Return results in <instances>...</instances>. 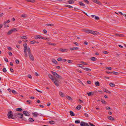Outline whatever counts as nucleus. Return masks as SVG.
Returning a JSON list of instances; mask_svg holds the SVG:
<instances>
[{
	"label": "nucleus",
	"instance_id": "1",
	"mask_svg": "<svg viewBox=\"0 0 126 126\" xmlns=\"http://www.w3.org/2000/svg\"><path fill=\"white\" fill-rule=\"evenodd\" d=\"M48 77L55 84L56 86H58L60 83L59 80L57 79L56 78H54V76H52L51 74H49L48 75Z\"/></svg>",
	"mask_w": 126,
	"mask_h": 126
},
{
	"label": "nucleus",
	"instance_id": "12",
	"mask_svg": "<svg viewBox=\"0 0 126 126\" xmlns=\"http://www.w3.org/2000/svg\"><path fill=\"white\" fill-rule=\"evenodd\" d=\"M32 114L35 117H37L38 115H39L38 113L37 112H35L34 113H33Z\"/></svg>",
	"mask_w": 126,
	"mask_h": 126
},
{
	"label": "nucleus",
	"instance_id": "59",
	"mask_svg": "<svg viewBox=\"0 0 126 126\" xmlns=\"http://www.w3.org/2000/svg\"><path fill=\"white\" fill-rule=\"evenodd\" d=\"M106 68V69H108L109 70H111L112 69V68L111 67H107Z\"/></svg>",
	"mask_w": 126,
	"mask_h": 126
},
{
	"label": "nucleus",
	"instance_id": "47",
	"mask_svg": "<svg viewBox=\"0 0 126 126\" xmlns=\"http://www.w3.org/2000/svg\"><path fill=\"white\" fill-rule=\"evenodd\" d=\"M81 63L83 64H84V65H87V63H85L84 62H80Z\"/></svg>",
	"mask_w": 126,
	"mask_h": 126
},
{
	"label": "nucleus",
	"instance_id": "25",
	"mask_svg": "<svg viewBox=\"0 0 126 126\" xmlns=\"http://www.w3.org/2000/svg\"><path fill=\"white\" fill-rule=\"evenodd\" d=\"M96 58L95 57H93L91 58V60L93 61H96Z\"/></svg>",
	"mask_w": 126,
	"mask_h": 126
},
{
	"label": "nucleus",
	"instance_id": "55",
	"mask_svg": "<svg viewBox=\"0 0 126 126\" xmlns=\"http://www.w3.org/2000/svg\"><path fill=\"white\" fill-rule=\"evenodd\" d=\"M112 73H113V74H114L115 75H118V72H113Z\"/></svg>",
	"mask_w": 126,
	"mask_h": 126
},
{
	"label": "nucleus",
	"instance_id": "45",
	"mask_svg": "<svg viewBox=\"0 0 126 126\" xmlns=\"http://www.w3.org/2000/svg\"><path fill=\"white\" fill-rule=\"evenodd\" d=\"M23 120V121H26V120H27V119L26 118H25V117H22V118L21 119Z\"/></svg>",
	"mask_w": 126,
	"mask_h": 126
},
{
	"label": "nucleus",
	"instance_id": "34",
	"mask_svg": "<svg viewBox=\"0 0 126 126\" xmlns=\"http://www.w3.org/2000/svg\"><path fill=\"white\" fill-rule=\"evenodd\" d=\"M49 123L50 124H54L55 123V122L53 121H49Z\"/></svg>",
	"mask_w": 126,
	"mask_h": 126
},
{
	"label": "nucleus",
	"instance_id": "48",
	"mask_svg": "<svg viewBox=\"0 0 126 126\" xmlns=\"http://www.w3.org/2000/svg\"><path fill=\"white\" fill-rule=\"evenodd\" d=\"M27 16L26 15H22L21 16L23 17H26Z\"/></svg>",
	"mask_w": 126,
	"mask_h": 126
},
{
	"label": "nucleus",
	"instance_id": "28",
	"mask_svg": "<svg viewBox=\"0 0 126 126\" xmlns=\"http://www.w3.org/2000/svg\"><path fill=\"white\" fill-rule=\"evenodd\" d=\"M52 62L55 63V64H56L57 63V61L54 59H52Z\"/></svg>",
	"mask_w": 126,
	"mask_h": 126
},
{
	"label": "nucleus",
	"instance_id": "20",
	"mask_svg": "<svg viewBox=\"0 0 126 126\" xmlns=\"http://www.w3.org/2000/svg\"><path fill=\"white\" fill-rule=\"evenodd\" d=\"M25 1L29 2H31L32 3L34 2L35 1V0H25Z\"/></svg>",
	"mask_w": 126,
	"mask_h": 126
},
{
	"label": "nucleus",
	"instance_id": "42",
	"mask_svg": "<svg viewBox=\"0 0 126 126\" xmlns=\"http://www.w3.org/2000/svg\"><path fill=\"white\" fill-rule=\"evenodd\" d=\"M46 25L48 26H53L54 25V24H46Z\"/></svg>",
	"mask_w": 126,
	"mask_h": 126
},
{
	"label": "nucleus",
	"instance_id": "6",
	"mask_svg": "<svg viewBox=\"0 0 126 126\" xmlns=\"http://www.w3.org/2000/svg\"><path fill=\"white\" fill-rule=\"evenodd\" d=\"M28 55L30 59L32 61H33L34 60V58L32 54V53H31L29 54Z\"/></svg>",
	"mask_w": 126,
	"mask_h": 126
},
{
	"label": "nucleus",
	"instance_id": "26",
	"mask_svg": "<svg viewBox=\"0 0 126 126\" xmlns=\"http://www.w3.org/2000/svg\"><path fill=\"white\" fill-rule=\"evenodd\" d=\"M29 122H33L34 121V120L33 119L31 118H29Z\"/></svg>",
	"mask_w": 126,
	"mask_h": 126
},
{
	"label": "nucleus",
	"instance_id": "13",
	"mask_svg": "<svg viewBox=\"0 0 126 126\" xmlns=\"http://www.w3.org/2000/svg\"><path fill=\"white\" fill-rule=\"evenodd\" d=\"M16 110L17 111H21L22 110V109L21 108H18L16 109Z\"/></svg>",
	"mask_w": 126,
	"mask_h": 126
},
{
	"label": "nucleus",
	"instance_id": "50",
	"mask_svg": "<svg viewBox=\"0 0 126 126\" xmlns=\"http://www.w3.org/2000/svg\"><path fill=\"white\" fill-rule=\"evenodd\" d=\"M31 42L32 44H34L36 42V41L35 40L31 41Z\"/></svg>",
	"mask_w": 126,
	"mask_h": 126
},
{
	"label": "nucleus",
	"instance_id": "57",
	"mask_svg": "<svg viewBox=\"0 0 126 126\" xmlns=\"http://www.w3.org/2000/svg\"><path fill=\"white\" fill-rule=\"evenodd\" d=\"M12 30L13 32L14 31H17L16 30V28L12 29Z\"/></svg>",
	"mask_w": 126,
	"mask_h": 126
},
{
	"label": "nucleus",
	"instance_id": "52",
	"mask_svg": "<svg viewBox=\"0 0 126 126\" xmlns=\"http://www.w3.org/2000/svg\"><path fill=\"white\" fill-rule=\"evenodd\" d=\"M95 19L96 20H98L99 19V18L97 16H95Z\"/></svg>",
	"mask_w": 126,
	"mask_h": 126
},
{
	"label": "nucleus",
	"instance_id": "21",
	"mask_svg": "<svg viewBox=\"0 0 126 126\" xmlns=\"http://www.w3.org/2000/svg\"><path fill=\"white\" fill-rule=\"evenodd\" d=\"M70 115L72 116H75V114L74 113V112L72 111H70Z\"/></svg>",
	"mask_w": 126,
	"mask_h": 126
},
{
	"label": "nucleus",
	"instance_id": "44",
	"mask_svg": "<svg viewBox=\"0 0 126 126\" xmlns=\"http://www.w3.org/2000/svg\"><path fill=\"white\" fill-rule=\"evenodd\" d=\"M2 71L4 73H5L7 71L6 69L5 68H3Z\"/></svg>",
	"mask_w": 126,
	"mask_h": 126
},
{
	"label": "nucleus",
	"instance_id": "51",
	"mask_svg": "<svg viewBox=\"0 0 126 126\" xmlns=\"http://www.w3.org/2000/svg\"><path fill=\"white\" fill-rule=\"evenodd\" d=\"M94 31L90 30V32H89L90 33H91L93 34V33H94Z\"/></svg>",
	"mask_w": 126,
	"mask_h": 126
},
{
	"label": "nucleus",
	"instance_id": "19",
	"mask_svg": "<svg viewBox=\"0 0 126 126\" xmlns=\"http://www.w3.org/2000/svg\"><path fill=\"white\" fill-rule=\"evenodd\" d=\"M79 4L80 6H85V4L81 2H79Z\"/></svg>",
	"mask_w": 126,
	"mask_h": 126
},
{
	"label": "nucleus",
	"instance_id": "4",
	"mask_svg": "<svg viewBox=\"0 0 126 126\" xmlns=\"http://www.w3.org/2000/svg\"><path fill=\"white\" fill-rule=\"evenodd\" d=\"M7 115L8 116V118L9 119L12 118V119H15V118H14V117H13V112L11 110H10L8 111Z\"/></svg>",
	"mask_w": 126,
	"mask_h": 126
},
{
	"label": "nucleus",
	"instance_id": "41",
	"mask_svg": "<svg viewBox=\"0 0 126 126\" xmlns=\"http://www.w3.org/2000/svg\"><path fill=\"white\" fill-rule=\"evenodd\" d=\"M90 30H84V31L87 33H89V32H90Z\"/></svg>",
	"mask_w": 126,
	"mask_h": 126
},
{
	"label": "nucleus",
	"instance_id": "60",
	"mask_svg": "<svg viewBox=\"0 0 126 126\" xmlns=\"http://www.w3.org/2000/svg\"><path fill=\"white\" fill-rule=\"evenodd\" d=\"M78 66L81 67H83V66H82L83 65L82 64H78Z\"/></svg>",
	"mask_w": 126,
	"mask_h": 126
},
{
	"label": "nucleus",
	"instance_id": "15",
	"mask_svg": "<svg viewBox=\"0 0 126 126\" xmlns=\"http://www.w3.org/2000/svg\"><path fill=\"white\" fill-rule=\"evenodd\" d=\"M81 106L79 105H78L76 109L78 110H79L81 108Z\"/></svg>",
	"mask_w": 126,
	"mask_h": 126
},
{
	"label": "nucleus",
	"instance_id": "30",
	"mask_svg": "<svg viewBox=\"0 0 126 126\" xmlns=\"http://www.w3.org/2000/svg\"><path fill=\"white\" fill-rule=\"evenodd\" d=\"M88 95V96H91V95H93V93L92 92H90L89 93H87Z\"/></svg>",
	"mask_w": 126,
	"mask_h": 126
},
{
	"label": "nucleus",
	"instance_id": "63",
	"mask_svg": "<svg viewBox=\"0 0 126 126\" xmlns=\"http://www.w3.org/2000/svg\"><path fill=\"white\" fill-rule=\"evenodd\" d=\"M84 115L86 117H88V114L87 113H85Z\"/></svg>",
	"mask_w": 126,
	"mask_h": 126
},
{
	"label": "nucleus",
	"instance_id": "43",
	"mask_svg": "<svg viewBox=\"0 0 126 126\" xmlns=\"http://www.w3.org/2000/svg\"><path fill=\"white\" fill-rule=\"evenodd\" d=\"M60 95L62 96L63 97V94L61 92H60L59 93Z\"/></svg>",
	"mask_w": 126,
	"mask_h": 126
},
{
	"label": "nucleus",
	"instance_id": "24",
	"mask_svg": "<svg viewBox=\"0 0 126 126\" xmlns=\"http://www.w3.org/2000/svg\"><path fill=\"white\" fill-rule=\"evenodd\" d=\"M27 50L28 54L31 53V49L29 47H28V49Z\"/></svg>",
	"mask_w": 126,
	"mask_h": 126
},
{
	"label": "nucleus",
	"instance_id": "27",
	"mask_svg": "<svg viewBox=\"0 0 126 126\" xmlns=\"http://www.w3.org/2000/svg\"><path fill=\"white\" fill-rule=\"evenodd\" d=\"M66 98H67V99L69 100H72V98L70 97V96H66Z\"/></svg>",
	"mask_w": 126,
	"mask_h": 126
},
{
	"label": "nucleus",
	"instance_id": "33",
	"mask_svg": "<svg viewBox=\"0 0 126 126\" xmlns=\"http://www.w3.org/2000/svg\"><path fill=\"white\" fill-rule=\"evenodd\" d=\"M65 6L66 7H68L72 8H73V7L72 6L70 5H65Z\"/></svg>",
	"mask_w": 126,
	"mask_h": 126
},
{
	"label": "nucleus",
	"instance_id": "31",
	"mask_svg": "<svg viewBox=\"0 0 126 126\" xmlns=\"http://www.w3.org/2000/svg\"><path fill=\"white\" fill-rule=\"evenodd\" d=\"M105 92L108 94H110L111 93L108 90H107L106 89H105V90L104 91Z\"/></svg>",
	"mask_w": 126,
	"mask_h": 126
},
{
	"label": "nucleus",
	"instance_id": "39",
	"mask_svg": "<svg viewBox=\"0 0 126 126\" xmlns=\"http://www.w3.org/2000/svg\"><path fill=\"white\" fill-rule=\"evenodd\" d=\"M12 92L14 94H17V93L15 90H13L12 91Z\"/></svg>",
	"mask_w": 126,
	"mask_h": 126
},
{
	"label": "nucleus",
	"instance_id": "9",
	"mask_svg": "<svg viewBox=\"0 0 126 126\" xmlns=\"http://www.w3.org/2000/svg\"><path fill=\"white\" fill-rule=\"evenodd\" d=\"M42 36L39 35H36L35 36L34 38L35 39H41Z\"/></svg>",
	"mask_w": 126,
	"mask_h": 126
},
{
	"label": "nucleus",
	"instance_id": "23",
	"mask_svg": "<svg viewBox=\"0 0 126 126\" xmlns=\"http://www.w3.org/2000/svg\"><path fill=\"white\" fill-rule=\"evenodd\" d=\"M95 84L96 86H99L100 85L98 81H96L95 82Z\"/></svg>",
	"mask_w": 126,
	"mask_h": 126
},
{
	"label": "nucleus",
	"instance_id": "36",
	"mask_svg": "<svg viewBox=\"0 0 126 126\" xmlns=\"http://www.w3.org/2000/svg\"><path fill=\"white\" fill-rule=\"evenodd\" d=\"M26 102L28 103V104H29L31 103L32 101L31 100H29L26 101Z\"/></svg>",
	"mask_w": 126,
	"mask_h": 126
},
{
	"label": "nucleus",
	"instance_id": "61",
	"mask_svg": "<svg viewBox=\"0 0 126 126\" xmlns=\"http://www.w3.org/2000/svg\"><path fill=\"white\" fill-rule=\"evenodd\" d=\"M106 108L107 110H110L111 108L110 107H107Z\"/></svg>",
	"mask_w": 126,
	"mask_h": 126
},
{
	"label": "nucleus",
	"instance_id": "32",
	"mask_svg": "<svg viewBox=\"0 0 126 126\" xmlns=\"http://www.w3.org/2000/svg\"><path fill=\"white\" fill-rule=\"evenodd\" d=\"M109 85L111 87H114L115 86V84L112 83H110L109 84Z\"/></svg>",
	"mask_w": 126,
	"mask_h": 126
},
{
	"label": "nucleus",
	"instance_id": "7",
	"mask_svg": "<svg viewBox=\"0 0 126 126\" xmlns=\"http://www.w3.org/2000/svg\"><path fill=\"white\" fill-rule=\"evenodd\" d=\"M23 113L26 116H30V114L26 111H24Z\"/></svg>",
	"mask_w": 126,
	"mask_h": 126
},
{
	"label": "nucleus",
	"instance_id": "16",
	"mask_svg": "<svg viewBox=\"0 0 126 126\" xmlns=\"http://www.w3.org/2000/svg\"><path fill=\"white\" fill-rule=\"evenodd\" d=\"M86 123L83 121L81 122L80 123V125L81 126H85Z\"/></svg>",
	"mask_w": 126,
	"mask_h": 126
},
{
	"label": "nucleus",
	"instance_id": "46",
	"mask_svg": "<svg viewBox=\"0 0 126 126\" xmlns=\"http://www.w3.org/2000/svg\"><path fill=\"white\" fill-rule=\"evenodd\" d=\"M83 1L84 2L87 3V4H88L89 3V1L87 0H83Z\"/></svg>",
	"mask_w": 126,
	"mask_h": 126
},
{
	"label": "nucleus",
	"instance_id": "5",
	"mask_svg": "<svg viewBox=\"0 0 126 126\" xmlns=\"http://www.w3.org/2000/svg\"><path fill=\"white\" fill-rule=\"evenodd\" d=\"M28 49V48L27 47H24V53L25 54V56L26 57H27L28 56V54H27V51Z\"/></svg>",
	"mask_w": 126,
	"mask_h": 126
},
{
	"label": "nucleus",
	"instance_id": "11",
	"mask_svg": "<svg viewBox=\"0 0 126 126\" xmlns=\"http://www.w3.org/2000/svg\"><path fill=\"white\" fill-rule=\"evenodd\" d=\"M79 48L78 47H74L73 48H71L70 49L71 50H77L79 49Z\"/></svg>",
	"mask_w": 126,
	"mask_h": 126
},
{
	"label": "nucleus",
	"instance_id": "40",
	"mask_svg": "<svg viewBox=\"0 0 126 126\" xmlns=\"http://www.w3.org/2000/svg\"><path fill=\"white\" fill-rule=\"evenodd\" d=\"M101 102H102V103L103 104H106V103H105V101L102 99L101 100Z\"/></svg>",
	"mask_w": 126,
	"mask_h": 126
},
{
	"label": "nucleus",
	"instance_id": "38",
	"mask_svg": "<svg viewBox=\"0 0 126 126\" xmlns=\"http://www.w3.org/2000/svg\"><path fill=\"white\" fill-rule=\"evenodd\" d=\"M6 24L7 23L5 21L3 25H4V27L5 28L6 27Z\"/></svg>",
	"mask_w": 126,
	"mask_h": 126
},
{
	"label": "nucleus",
	"instance_id": "53",
	"mask_svg": "<svg viewBox=\"0 0 126 126\" xmlns=\"http://www.w3.org/2000/svg\"><path fill=\"white\" fill-rule=\"evenodd\" d=\"M94 33H93V34L94 35H97L99 33L98 32L95 31H94Z\"/></svg>",
	"mask_w": 126,
	"mask_h": 126
},
{
	"label": "nucleus",
	"instance_id": "2",
	"mask_svg": "<svg viewBox=\"0 0 126 126\" xmlns=\"http://www.w3.org/2000/svg\"><path fill=\"white\" fill-rule=\"evenodd\" d=\"M51 73L52 74L54 75L55 76H54V78H56L57 79H62L63 78L62 77L58 74L57 73L53 71H51Z\"/></svg>",
	"mask_w": 126,
	"mask_h": 126
},
{
	"label": "nucleus",
	"instance_id": "10",
	"mask_svg": "<svg viewBox=\"0 0 126 126\" xmlns=\"http://www.w3.org/2000/svg\"><path fill=\"white\" fill-rule=\"evenodd\" d=\"M92 1L94 3H96L98 4H100L101 3L100 1L97 0H92Z\"/></svg>",
	"mask_w": 126,
	"mask_h": 126
},
{
	"label": "nucleus",
	"instance_id": "62",
	"mask_svg": "<svg viewBox=\"0 0 126 126\" xmlns=\"http://www.w3.org/2000/svg\"><path fill=\"white\" fill-rule=\"evenodd\" d=\"M89 124L90 125V126H95L94 125H93V124L91 123H90L89 122Z\"/></svg>",
	"mask_w": 126,
	"mask_h": 126
},
{
	"label": "nucleus",
	"instance_id": "17",
	"mask_svg": "<svg viewBox=\"0 0 126 126\" xmlns=\"http://www.w3.org/2000/svg\"><path fill=\"white\" fill-rule=\"evenodd\" d=\"M83 69L88 71H90L91 70V69L86 68H83Z\"/></svg>",
	"mask_w": 126,
	"mask_h": 126
},
{
	"label": "nucleus",
	"instance_id": "56",
	"mask_svg": "<svg viewBox=\"0 0 126 126\" xmlns=\"http://www.w3.org/2000/svg\"><path fill=\"white\" fill-rule=\"evenodd\" d=\"M118 36L120 37H124V36L123 34H119Z\"/></svg>",
	"mask_w": 126,
	"mask_h": 126
},
{
	"label": "nucleus",
	"instance_id": "22",
	"mask_svg": "<svg viewBox=\"0 0 126 126\" xmlns=\"http://www.w3.org/2000/svg\"><path fill=\"white\" fill-rule=\"evenodd\" d=\"M68 2L70 4H72L74 3V1L72 0H70L68 1Z\"/></svg>",
	"mask_w": 126,
	"mask_h": 126
},
{
	"label": "nucleus",
	"instance_id": "8",
	"mask_svg": "<svg viewBox=\"0 0 126 126\" xmlns=\"http://www.w3.org/2000/svg\"><path fill=\"white\" fill-rule=\"evenodd\" d=\"M59 51L63 52H66L68 51V49H67L61 48L59 50Z\"/></svg>",
	"mask_w": 126,
	"mask_h": 126
},
{
	"label": "nucleus",
	"instance_id": "3",
	"mask_svg": "<svg viewBox=\"0 0 126 126\" xmlns=\"http://www.w3.org/2000/svg\"><path fill=\"white\" fill-rule=\"evenodd\" d=\"M14 117L16 118L17 117L21 119L23 117V114L19 112H17L14 114Z\"/></svg>",
	"mask_w": 126,
	"mask_h": 126
},
{
	"label": "nucleus",
	"instance_id": "14",
	"mask_svg": "<svg viewBox=\"0 0 126 126\" xmlns=\"http://www.w3.org/2000/svg\"><path fill=\"white\" fill-rule=\"evenodd\" d=\"M108 117L109 120H114V118L112 116H108Z\"/></svg>",
	"mask_w": 126,
	"mask_h": 126
},
{
	"label": "nucleus",
	"instance_id": "58",
	"mask_svg": "<svg viewBox=\"0 0 126 126\" xmlns=\"http://www.w3.org/2000/svg\"><path fill=\"white\" fill-rule=\"evenodd\" d=\"M16 62L17 64H18L19 63V61L18 60L16 59Z\"/></svg>",
	"mask_w": 126,
	"mask_h": 126
},
{
	"label": "nucleus",
	"instance_id": "37",
	"mask_svg": "<svg viewBox=\"0 0 126 126\" xmlns=\"http://www.w3.org/2000/svg\"><path fill=\"white\" fill-rule=\"evenodd\" d=\"M27 37L25 36H23L21 38L23 39H27Z\"/></svg>",
	"mask_w": 126,
	"mask_h": 126
},
{
	"label": "nucleus",
	"instance_id": "54",
	"mask_svg": "<svg viewBox=\"0 0 126 126\" xmlns=\"http://www.w3.org/2000/svg\"><path fill=\"white\" fill-rule=\"evenodd\" d=\"M23 45L24 47H24H27V45L26 43H25Z\"/></svg>",
	"mask_w": 126,
	"mask_h": 126
},
{
	"label": "nucleus",
	"instance_id": "29",
	"mask_svg": "<svg viewBox=\"0 0 126 126\" xmlns=\"http://www.w3.org/2000/svg\"><path fill=\"white\" fill-rule=\"evenodd\" d=\"M48 44L50 45L55 46L56 45V44L51 42H48Z\"/></svg>",
	"mask_w": 126,
	"mask_h": 126
},
{
	"label": "nucleus",
	"instance_id": "18",
	"mask_svg": "<svg viewBox=\"0 0 126 126\" xmlns=\"http://www.w3.org/2000/svg\"><path fill=\"white\" fill-rule=\"evenodd\" d=\"M13 32L12 30L11 29L8 31L7 33V34L8 35H10Z\"/></svg>",
	"mask_w": 126,
	"mask_h": 126
},
{
	"label": "nucleus",
	"instance_id": "64",
	"mask_svg": "<svg viewBox=\"0 0 126 126\" xmlns=\"http://www.w3.org/2000/svg\"><path fill=\"white\" fill-rule=\"evenodd\" d=\"M103 53L105 54H108V52L107 51H105L103 52Z\"/></svg>",
	"mask_w": 126,
	"mask_h": 126
},
{
	"label": "nucleus",
	"instance_id": "49",
	"mask_svg": "<svg viewBox=\"0 0 126 126\" xmlns=\"http://www.w3.org/2000/svg\"><path fill=\"white\" fill-rule=\"evenodd\" d=\"M57 60L58 61H60L62 60V58H59L57 59Z\"/></svg>",
	"mask_w": 126,
	"mask_h": 126
},
{
	"label": "nucleus",
	"instance_id": "35",
	"mask_svg": "<svg viewBox=\"0 0 126 126\" xmlns=\"http://www.w3.org/2000/svg\"><path fill=\"white\" fill-rule=\"evenodd\" d=\"M80 120H76L75 121V123L76 124H78L80 123Z\"/></svg>",
	"mask_w": 126,
	"mask_h": 126
}]
</instances>
